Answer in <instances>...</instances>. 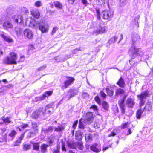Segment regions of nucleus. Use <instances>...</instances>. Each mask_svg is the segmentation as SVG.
I'll list each match as a JSON object with an SVG mask.
<instances>
[{
  "label": "nucleus",
  "instance_id": "f257e3e1",
  "mask_svg": "<svg viewBox=\"0 0 153 153\" xmlns=\"http://www.w3.org/2000/svg\"><path fill=\"white\" fill-rule=\"evenodd\" d=\"M91 27L94 28V30L93 32L94 34L97 35L99 34H102L106 32L107 30V27L101 25L97 24L96 22H93L91 25Z\"/></svg>",
  "mask_w": 153,
  "mask_h": 153
},
{
  "label": "nucleus",
  "instance_id": "f03ea898",
  "mask_svg": "<svg viewBox=\"0 0 153 153\" xmlns=\"http://www.w3.org/2000/svg\"><path fill=\"white\" fill-rule=\"evenodd\" d=\"M9 55V56H6L3 59V62L7 65L16 64L17 54L14 52H11Z\"/></svg>",
  "mask_w": 153,
  "mask_h": 153
},
{
  "label": "nucleus",
  "instance_id": "7ed1b4c3",
  "mask_svg": "<svg viewBox=\"0 0 153 153\" xmlns=\"http://www.w3.org/2000/svg\"><path fill=\"white\" fill-rule=\"evenodd\" d=\"M129 54L132 58H134L137 55L142 56L144 54V52L140 49L137 48L134 45H132L128 52Z\"/></svg>",
  "mask_w": 153,
  "mask_h": 153
},
{
  "label": "nucleus",
  "instance_id": "20e7f679",
  "mask_svg": "<svg viewBox=\"0 0 153 153\" xmlns=\"http://www.w3.org/2000/svg\"><path fill=\"white\" fill-rule=\"evenodd\" d=\"M68 147V148L82 150L83 148L82 143L81 142H74L72 141H68L67 142Z\"/></svg>",
  "mask_w": 153,
  "mask_h": 153
},
{
  "label": "nucleus",
  "instance_id": "39448f33",
  "mask_svg": "<svg viewBox=\"0 0 153 153\" xmlns=\"http://www.w3.org/2000/svg\"><path fill=\"white\" fill-rule=\"evenodd\" d=\"M93 114L91 112H88L83 114V120L86 123L89 124L91 123L93 119Z\"/></svg>",
  "mask_w": 153,
  "mask_h": 153
},
{
  "label": "nucleus",
  "instance_id": "423d86ee",
  "mask_svg": "<svg viewBox=\"0 0 153 153\" xmlns=\"http://www.w3.org/2000/svg\"><path fill=\"white\" fill-rule=\"evenodd\" d=\"M149 93L147 91H145L137 95V97L140 99V106H143L145 103L146 97H148Z\"/></svg>",
  "mask_w": 153,
  "mask_h": 153
},
{
  "label": "nucleus",
  "instance_id": "0eeeda50",
  "mask_svg": "<svg viewBox=\"0 0 153 153\" xmlns=\"http://www.w3.org/2000/svg\"><path fill=\"white\" fill-rule=\"evenodd\" d=\"M113 13L109 10H105L101 14V17L105 20H110L113 16Z\"/></svg>",
  "mask_w": 153,
  "mask_h": 153
},
{
  "label": "nucleus",
  "instance_id": "6e6552de",
  "mask_svg": "<svg viewBox=\"0 0 153 153\" xmlns=\"http://www.w3.org/2000/svg\"><path fill=\"white\" fill-rule=\"evenodd\" d=\"M53 105L51 104L48 105L45 108H40V110L42 111L43 115H45L46 114H51V112L53 111L52 108Z\"/></svg>",
  "mask_w": 153,
  "mask_h": 153
},
{
  "label": "nucleus",
  "instance_id": "1a4fd4ad",
  "mask_svg": "<svg viewBox=\"0 0 153 153\" xmlns=\"http://www.w3.org/2000/svg\"><path fill=\"white\" fill-rule=\"evenodd\" d=\"M68 79L64 82V85H62L61 88L62 89H65L70 85L74 80L72 77H68Z\"/></svg>",
  "mask_w": 153,
  "mask_h": 153
},
{
  "label": "nucleus",
  "instance_id": "9d476101",
  "mask_svg": "<svg viewBox=\"0 0 153 153\" xmlns=\"http://www.w3.org/2000/svg\"><path fill=\"white\" fill-rule=\"evenodd\" d=\"M49 26L48 25L43 22H40L39 30L42 33H46L48 31Z\"/></svg>",
  "mask_w": 153,
  "mask_h": 153
},
{
  "label": "nucleus",
  "instance_id": "9b49d317",
  "mask_svg": "<svg viewBox=\"0 0 153 153\" xmlns=\"http://www.w3.org/2000/svg\"><path fill=\"white\" fill-rule=\"evenodd\" d=\"M28 20H29L30 22V26L33 29H37L39 28L40 25V22H38L34 20H32V22H31V20L32 19L30 18H28L26 21L27 22Z\"/></svg>",
  "mask_w": 153,
  "mask_h": 153
},
{
  "label": "nucleus",
  "instance_id": "f8f14e48",
  "mask_svg": "<svg viewBox=\"0 0 153 153\" xmlns=\"http://www.w3.org/2000/svg\"><path fill=\"white\" fill-rule=\"evenodd\" d=\"M52 92H53L52 91H46L45 92L42 96L36 97V101L37 102L39 100H43L46 97H48L51 95L52 94Z\"/></svg>",
  "mask_w": 153,
  "mask_h": 153
},
{
  "label": "nucleus",
  "instance_id": "ddd939ff",
  "mask_svg": "<svg viewBox=\"0 0 153 153\" xmlns=\"http://www.w3.org/2000/svg\"><path fill=\"white\" fill-rule=\"evenodd\" d=\"M90 149L96 153H98L101 150L100 145L99 144L95 143L92 145L90 147Z\"/></svg>",
  "mask_w": 153,
  "mask_h": 153
},
{
  "label": "nucleus",
  "instance_id": "4468645a",
  "mask_svg": "<svg viewBox=\"0 0 153 153\" xmlns=\"http://www.w3.org/2000/svg\"><path fill=\"white\" fill-rule=\"evenodd\" d=\"M68 92L66 97L69 100L71 97L77 94L78 93V91L77 90L75 89H70L69 90Z\"/></svg>",
  "mask_w": 153,
  "mask_h": 153
},
{
  "label": "nucleus",
  "instance_id": "2eb2a0df",
  "mask_svg": "<svg viewBox=\"0 0 153 153\" xmlns=\"http://www.w3.org/2000/svg\"><path fill=\"white\" fill-rule=\"evenodd\" d=\"M70 57L67 55L60 56L54 57V59L57 62H64L67 60Z\"/></svg>",
  "mask_w": 153,
  "mask_h": 153
},
{
  "label": "nucleus",
  "instance_id": "dca6fc26",
  "mask_svg": "<svg viewBox=\"0 0 153 153\" xmlns=\"http://www.w3.org/2000/svg\"><path fill=\"white\" fill-rule=\"evenodd\" d=\"M3 27L4 29L7 30L13 28V26L12 23L9 20H5L3 23Z\"/></svg>",
  "mask_w": 153,
  "mask_h": 153
},
{
  "label": "nucleus",
  "instance_id": "f3484780",
  "mask_svg": "<svg viewBox=\"0 0 153 153\" xmlns=\"http://www.w3.org/2000/svg\"><path fill=\"white\" fill-rule=\"evenodd\" d=\"M23 34L25 36L30 39H32L33 37V32L29 29H25L23 32Z\"/></svg>",
  "mask_w": 153,
  "mask_h": 153
},
{
  "label": "nucleus",
  "instance_id": "a211bd4d",
  "mask_svg": "<svg viewBox=\"0 0 153 153\" xmlns=\"http://www.w3.org/2000/svg\"><path fill=\"white\" fill-rule=\"evenodd\" d=\"M12 19L16 22L23 23V18L22 15H14L12 16Z\"/></svg>",
  "mask_w": 153,
  "mask_h": 153
},
{
  "label": "nucleus",
  "instance_id": "6ab92c4d",
  "mask_svg": "<svg viewBox=\"0 0 153 153\" xmlns=\"http://www.w3.org/2000/svg\"><path fill=\"white\" fill-rule=\"evenodd\" d=\"M106 90L108 95L109 96L113 95L114 88L113 87L109 86H107L106 88Z\"/></svg>",
  "mask_w": 153,
  "mask_h": 153
},
{
  "label": "nucleus",
  "instance_id": "aec40b11",
  "mask_svg": "<svg viewBox=\"0 0 153 153\" xmlns=\"http://www.w3.org/2000/svg\"><path fill=\"white\" fill-rule=\"evenodd\" d=\"M120 131L117 128H114L111 132V133L108 135V137H114L120 133Z\"/></svg>",
  "mask_w": 153,
  "mask_h": 153
},
{
  "label": "nucleus",
  "instance_id": "412c9836",
  "mask_svg": "<svg viewBox=\"0 0 153 153\" xmlns=\"http://www.w3.org/2000/svg\"><path fill=\"white\" fill-rule=\"evenodd\" d=\"M0 36L2 37L4 40L7 42H10L13 41V39L10 37L8 36H7L4 34V32L0 34Z\"/></svg>",
  "mask_w": 153,
  "mask_h": 153
},
{
  "label": "nucleus",
  "instance_id": "4be33fe9",
  "mask_svg": "<svg viewBox=\"0 0 153 153\" xmlns=\"http://www.w3.org/2000/svg\"><path fill=\"white\" fill-rule=\"evenodd\" d=\"M126 104L129 107H132L134 105V100L130 98H128L126 101Z\"/></svg>",
  "mask_w": 153,
  "mask_h": 153
},
{
  "label": "nucleus",
  "instance_id": "5701e85b",
  "mask_svg": "<svg viewBox=\"0 0 153 153\" xmlns=\"http://www.w3.org/2000/svg\"><path fill=\"white\" fill-rule=\"evenodd\" d=\"M42 130L45 134H49L53 131V128L51 126H50L48 129H43Z\"/></svg>",
  "mask_w": 153,
  "mask_h": 153
},
{
  "label": "nucleus",
  "instance_id": "b1692460",
  "mask_svg": "<svg viewBox=\"0 0 153 153\" xmlns=\"http://www.w3.org/2000/svg\"><path fill=\"white\" fill-rule=\"evenodd\" d=\"M31 14L36 19H38L40 16L39 11L37 9H35L31 11Z\"/></svg>",
  "mask_w": 153,
  "mask_h": 153
},
{
  "label": "nucleus",
  "instance_id": "393cba45",
  "mask_svg": "<svg viewBox=\"0 0 153 153\" xmlns=\"http://www.w3.org/2000/svg\"><path fill=\"white\" fill-rule=\"evenodd\" d=\"M41 113L42 114V111L40 110L39 108V110H36L33 113L32 117L33 118H37L38 117Z\"/></svg>",
  "mask_w": 153,
  "mask_h": 153
},
{
  "label": "nucleus",
  "instance_id": "a878e982",
  "mask_svg": "<svg viewBox=\"0 0 153 153\" xmlns=\"http://www.w3.org/2000/svg\"><path fill=\"white\" fill-rule=\"evenodd\" d=\"M1 118L3 122L2 123H9L11 122L10 117H1Z\"/></svg>",
  "mask_w": 153,
  "mask_h": 153
},
{
  "label": "nucleus",
  "instance_id": "bb28decb",
  "mask_svg": "<svg viewBox=\"0 0 153 153\" xmlns=\"http://www.w3.org/2000/svg\"><path fill=\"white\" fill-rule=\"evenodd\" d=\"M14 30L18 36H19L22 32V29L18 26L16 27L14 29Z\"/></svg>",
  "mask_w": 153,
  "mask_h": 153
},
{
  "label": "nucleus",
  "instance_id": "cd10ccee",
  "mask_svg": "<svg viewBox=\"0 0 153 153\" xmlns=\"http://www.w3.org/2000/svg\"><path fill=\"white\" fill-rule=\"evenodd\" d=\"M132 40L133 43L136 42L138 39L140 38V36L137 33L133 34L131 36Z\"/></svg>",
  "mask_w": 153,
  "mask_h": 153
},
{
  "label": "nucleus",
  "instance_id": "c85d7f7f",
  "mask_svg": "<svg viewBox=\"0 0 153 153\" xmlns=\"http://www.w3.org/2000/svg\"><path fill=\"white\" fill-rule=\"evenodd\" d=\"M48 144H43L40 146L41 152L42 153H45L46 151L47 148L48 147Z\"/></svg>",
  "mask_w": 153,
  "mask_h": 153
},
{
  "label": "nucleus",
  "instance_id": "c756f323",
  "mask_svg": "<svg viewBox=\"0 0 153 153\" xmlns=\"http://www.w3.org/2000/svg\"><path fill=\"white\" fill-rule=\"evenodd\" d=\"M117 84L121 87H124L125 85V82L123 79L122 77L119 79L118 81L117 82Z\"/></svg>",
  "mask_w": 153,
  "mask_h": 153
},
{
  "label": "nucleus",
  "instance_id": "7c9ffc66",
  "mask_svg": "<svg viewBox=\"0 0 153 153\" xmlns=\"http://www.w3.org/2000/svg\"><path fill=\"white\" fill-rule=\"evenodd\" d=\"M85 123L82 118H81L79 120V128L83 129L84 128V125L83 123Z\"/></svg>",
  "mask_w": 153,
  "mask_h": 153
},
{
  "label": "nucleus",
  "instance_id": "2f4dec72",
  "mask_svg": "<svg viewBox=\"0 0 153 153\" xmlns=\"http://www.w3.org/2000/svg\"><path fill=\"white\" fill-rule=\"evenodd\" d=\"M85 138L87 142H90L92 140V137L89 134H85Z\"/></svg>",
  "mask_w": 153,
  "mask_h": 153
},
{
  "label": "nucleus",
  "instance_id": "473e14b6",
  "mask_svg": "<svg viewBox=\"0 0 153 153\" xmlns=\"http://www.w3.org/2000/svg\"><path fill=\"white\" fill-rule=\"evenodd\" d=\"M33 143V149L39 151V143Z\"/></svg>",
  "mask_w": 153,
  "mask_h": 153
},
{
  "label": "nucleus",
  "instance_id": "72a5a7b5",
  "mask_svg": "<svg viewBox=\"0 0 153 153\" xmlns=\"http://www.w3.org/2000/svg\"><path fill=\"white\" fill-rule=\"evenodd\" d=\"M16 134L17 133L15 130H12L10 132L9 134V136L11 137L12 140H13Z\"/></svg>",
  "mask_w": 153,
  "mask_h": 153
},
{
  "label": "nucleus",
  "instance_id": "f704fd0d",
  "mask_svg": "<svg viewBox=\"0 0 153 153\" xmlns=\"http://www.w3.org/2000/svg\"><path fill=\"white\" fill-rule=\"evenodd\" d=\"M117 38V36H114L113 37H112L109 40V43L110 44H112L114 43L116 41Z\"/></svg>",
  "mask_w": 153,
  "mask_h": 153
},
{
  "label": "nucleus",
  "instance_id": "c9c22d12",
  "mask_svg": "<svg viewBox=\"0 0 153 153\" xmlns=\"http://www.w3.org/2000/svg\"><path fill=\"white\" fill-rule=\"evenodd\" d=\"M125 100L124 98H122L119 101V105L120 108L125 107Z\"/></svg>",
  "mask_w": 153,
  "mask_h": 153
},
{
  "label": "nucleus",
  "instance_id": "e433bc0d",
  "mask_svg": "<svg viewBox=\"0 0 153 153\" xmlns=\"http://www.w3.org/2000/svg\"><path fill=\"white\" fill-rule=\"evenodd\" d=\"M31 146L28 143L24 144L23 146V149L24 151H27L30 149Z\"/></svg>",
  "mask_w": 153,
  "mask_h": 153
},
{
  "label": "nucleus",
  "instance_id": "4c0bfd02",
  "mask_svg": "<svg viewBox=\"0 0 153 153\" xmlns=\"http://www.w3.org/2000/svg\"><path fill=\"white\" fill-rule=\"evenodd\" d=\"M102 106L103 109L105 110H107L108 108V104L105 101H103L102 103Z\"/></svg>",
  "mask_w": 153,
  "mask_h": 153
},
{
  "label": "nucleus",
  "instance_id": "58836bf2",
  "mask_svg": "<svg viewBox=\"0 0 153 153\" xmlns=\"http://www.w3.org/2000/svg\"><path fill=\"white\" fill-rule=\"evenodd\" d=\"M54 5L55 7L59 9H62V4L59 2L56 1L54 3Z\"/></svg>",
  "mask_w": 153,
  "mask_h": 153
},
{
  "label": "nucleus",
  "instance_id": "ea45409f",
  "mask_svg": "<svg viewBox=\"0 0 153 153\" xmlns=\"http://www.w3.org/2000/svg\"><path fill=\"white\" fill-rule=\"evenodd\" d=\"M143 111V110L141 109L137 111L136 114V117L137 118H140L141 115Z\"/></svg>",
  "mask_w": 153,
  "mask_h": 153
},
{
  "label": "nucleus",
  "instance_id": "a19ab883",
  "mask_svg": "<svg viewBox=\"0 0 153 153\" xmlns=\"http://www.w3.org/2000/svg\"><path fill=\"white\" fill-rule=\"evenodd\" d=\"M108 143L109 144V145H108L107 146H105V145H104L103 146L102 150L103 151H105L109 147H111V142L110 140L108 142Z\"/></svg>",
  "mask_w": 153,
  "mask_h": 153
},
{
  "label": "nucleus",
  "instance_id": "79ce46f5",
  "mask_svg": "<svg viewBox=\"0 0 153 153\" xmlns=\"http://www.w3.org/2000/svg\"><path fill=\"white\" fill-rule=\"evenodd\" d=\"M124 132V135L125 136H127L130 134L132 132L131 130L129 128H127V129Z\"/></svg>",
  "mask_w": 153,
  "mask_h": 153
},
{
  "label": "nucleus",
  "instance_id": "37998d69",
  "mask_svg": "<svg viewBox=\"0 0 153 153\" xmlns=\"http://www.w3.org/2000/svg\"><path fill=\"white\" fill-rule=\"evenodd\" d=\"M96 13L97 19H100L101 17L100 14V11L99 8H97L96 9Z\"/></svg>",
  "mask_w": 153,
  "mask_h": 153
},
{
  "label": "nucleus",
  "instance_id": "c03bdc74",
  "mask_svg": "<svg viewBox=\"0 0 153 153\" xmlns=\"http://www.w3.org/2000/svg\"><path fill=\"white\" fill-rule=\"evenodd\" d=\"M123 92L124 91L123 89L120 88H118L117 90L116 91V95L117 96H118L123 93Z\"/></svg>",
  "mask_w": 153,
  "mask_h": 153
},
{
  "label": "nucleus",
  "instance_id": "a18cd8bd",
  "mask_svg": "<svg viewBox=\"0 0 153 153\" xmlns=\"http://www.w3.org/2000/svg\"><path fill=\"white\" fill-rule=\"evenodd\" d=\"M130 123L129 122H127L122 124V128L123 129L129 128Z\"/></svg>",
  "mask_w": 153,
  "mask_h": 153
},
{
  "label": "nucleus",
  "instance_id": "49530a36",
  "mask_svg": "<svg viewBox=\"0 0 153 153\" xmlns=\"http://www.w3.org/2000/svg\"><path fill=\"white\" fill-rule=\"evenodd\" d=\"M64 128L63 126H59L57 127H56L55 128V131L59 132L63 130Z\"/></svg>",
  "mask_w": 153,
  "mask_h": 153
},
{
  "label": "nucleus",
  "instance_id": "de8ad7c7",
  "mask_svg": "<svg viewBox=\"0 0 153 153\" xmlns=\"http://www.w3.org/2000/svg\"><path fill=\"white\" fill-rule=\"evenodd\" d=\"M127 0H120V5L121 7L124 6L126 4Z\"/></svg>",
  "mask_w": 153,
  "mask_h": 153
},
{
  "label": "nucleus",
  "instance_id": "09e8293b",
  "mask_svg": "<svg viewBox=\"0 0 153 153\" xmlns=\"http://www.w3.org/2000/svg\"><path fill=\"white\" fill-rule=\"evenodd\" d=\"M54 149L53 153H60V147L59 146H57L55 147Z\"/></svg>",
  "mask_w": 153,
  "mask_h": 153
},
{
  "label": "nucleus",
  "instance_id": "8fccbe9b",
  "mask_svg": "<svg viewBox=\"0 0 153 153\" xmlns=\"http://www.w3.org/2000/svg\"><path fill=\"white\" fill-rule=\"evenodd\" d=\"M34 5L35 6L39 7L42 5V3L41 1H37L35 3Z\"/></svg>",
  "mask_w": 153,
  "mask_h": 153
},
{
  "label": "nucleus",
  "instance_id": "3c124183",
  "mask_svg": "<svg viewBox=\"0 0 153 153\" xmlns=\"http://www.w3.org/2000/svg\"><path fill=\"white\" fill-rule=\"evenodd\" d=\"M75 136L77 139L79 140V139H81L82 136L79 131H77L76 132L75 134Z\"/></svg>",
  "mask_w": 153,
  "mask_h": 153
},
{
  "label": "nucleus",
  "instance_id": "603ef678",
  "mask_svg": "<svg viewBox=\"0 0 153 153\" xmlns=\"http://www.w3.org/2000/svg\"><path fill=\"white\" fill-rule=\"evenodd\" d=\"M151 106L152 105L150 104H147L144 107V109H146L147 110L149 111L151 109Z\"/></svg>",
  "mask_w": 153,
  "mask_h": 153
},
{
  "label": "nucleus",
  "instance_id": "864d4df0",
  "mask_svg": "<svg viewBox=\"0 0 153 153\" xmlns=\"http://www.w3.org/2000/svg\"><path fill=\"white\" fill-rule=\"evenodd\" d=\"M105 0H96V2L99 5H102L105 3Z\"/></svg>",
  "mask_w": 153,
  "mask_h": 153
},
{
  "label": "nucleus",
  "instance_id": "5fc2aeb1",
  "mask_svg": "<svg viewBox=\"0 0 153 153\" xmlns=\"http://www.w3.org/2000/svg\"><path fill=\"white\" fill-rule=\"evenodd\" d=\"M46 67H47V66H46V65H44L40 67H39V68H38L37 69V70L38 71H42V70L45 69L46 68Z\"/></svg>",
  "mask_w": 153,
  "mask_h": 153
},
{
  "label": "nucleus",
  "instance_id": "6e6d98bb",
  "mask_svg": "<svg viewBox=\"0 0 153 153\" xmlns=\"http://www.w3.org/2000/svg\"><path fill=\"white\" fill-rule=\"evenodd\" d=\"M94 100L98 104H100V100L98 96H96L94 98Z\"/></svg>",
  "mask_w": 153,
  "mask_h": 153
},
{
  "label": "nucleus",
  "instance_id": "4d7b16f0",
  "mask_svg": "<svg viewBox=\"0 0 153 153\" xmlns=\"http://www.w3.org/2000/svg\"><path fill=\"white\" fill-rule=\"evenodd\" d=\"M126 136L124 135V132H123L121 135H118V137L119 139L120 138L125 139Z\"/></svg>",
  "mask_w": 153,
  "mask_h": 153
},
{
  "label": "nucleus",
  "instance_id": "13d9d810",
  "mask_svg": "<svg viewBox=\"0 0 153 153\" xmlns=\"http://www.w3.org/2000/svg\"><path fill=\"white\" fill-rule=\"evenodd\" d=\"M21 143V141L19 139H18L15 142L14 144V146H18Z\"/></svg>",
  "mask_w": 153,
  "mask_h": 153
},
{
  "label": "nucleus",
  "instance_id": "bf43d9fd",
  "mask_svg": "<svg viewBox=\"0 0 153 153\" xmlns=\"http://www.w3.org/2000/svg\"><path fill=\"white\" fill-rule=\"evenodd\" d=\"M124 67H122L121 68H120L119 69H118L117 68H115V67H112L111 68H109V69H117L119 70L120 72H122L124 70Z\"/></svg>",
  "mask_w": 153,
  "mask_h": 153
},
{
  "label": "nucleus",
  "instance_id": "052dcab7",
  "mask_svg": "<svg viewBox=\"0 0 153 153\" xmlns=\"http://www.w3.org/2000/svg\"><path fill=\"white\" fill-rule=\"evenodd\" d=\"M90 109H92L94 110L97 111V106L95 105H93L91 106L90 108Z\"/></svg>",
  "mask_w": 153,
  "mask_h": 153
},
{
  "label": "nucleus",
  "instance_id": "680f3d73",
  "mask_svg": "<svg viewBox=\"0 0 153 153\" xmlns=\"http://www.w3.org/2000/svg\"><path fill=\"white\" fill-rule=\"evenodd\" d=\"M65 146V143L62 142V149L63 151H66V149Z\"/></svg>",
  "mask_w": 153,
  "mask_h": 153
},
{
  "label": "nucleus",
  "instance_id": "e2e57ef3",
  "mask_svg": "<svg viewBox=\"0 0 153 153\" xmlns=\"http://www.w3.org/2000/svg\"><path fill=\"white\" fill-rule=\"evenodd\" d=\"M48 146H51L52 145L53 143L54 142V141L52 140H50L48 139Z\"/></svg>",
  "mask_w": 153,
  "mask_h": 153
},
{
  "label": "nucleus",
  "instance_id": "0e129e2a",
  "mask_svg": "<svg viewBox=\"0 0 153 153\" xmlns=\"http://www.w3.org/2000/svg\"><path fill=\"white\" fill-rule=\"evenodd\" d=\"M140 17V16L139 15H137V16H136L135 18H134V21L135 22H137V25H138V26H139V25L138 24V21L139 19V18Z\"/></svg>",
  "mask_w": 153,
  "mask_h": 153
},
{
  "label": "nucleus",
  "instance_id": "69168bd1",
  "mask_svg": "<svg viewBox=\"0 0 153 153\" xmlns=\"http://www.w3.org/2000/svg\"><path fill=\"white\" fill-rule=\"evenodd\" d=\"M100 94L101 96L103 98H105L106 97V94L102 91L100 92Z\"/></svg>",
  "mask_w": 153,
  "mask_h": 153
},
{
  "label": "nucleus",
  "instance_id": "338daca9",
  "mask_svg": "<svg viewBox=\"0 0 153 153\" xmlns=\"http://www.w3.org/2000/svg\"><path fill=\"white\" fill-rule=\"evenodd\" d=\"M55 138V135L54 134H52L48 137V139L54 141Z\"/></svg>",
  "mask_w": 153,
  "mask_h": 153
},
{
  "label": "nucleus",
  "instance_id": "774afa93",
  "mask_svg": "<svg viewBox=\"0 0 153 153\" xmlns=\"http://www.w3.org/2000/svg\"><path fill=\"white\" fill-rule=\"evenodd\" d=\"M78 123V121L77 120H76L74 122V123L73 124V125L72 126V127L74 129L76 127Z\"/></svg>",
  "mask_w": 153,
  "mask_h": 153
}]
</instances>
